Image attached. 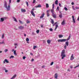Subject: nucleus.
<instances>
[{"mask_svg": "<svg viewBox=\"0 0 79 79\" xmlns=\"http://www.w3.org/2000/svg\"><path fill=\"white\" fill-rule=\"evenodd\" d=\"M71 38V35H70L66 39H60L58 40V42H66V41H68Z\"/></svg>", "mask_w": 79, "mask_h": 79, "instance_id": "obj_1", "label": "nucleus"}, {"mask_svg": "<svg viewBox=\"0 0 79 79\" xmlns=\"http://www.w3.org/2000/svg\"><path fill=\"white\" fill-rule=\"evenodd\" d=\"M4 6L6 8L7 11H10V6L9 5L7 6V2L6 1H4Z\"/></svg>", "mask_w": 79, "mask_h": 79, "instance_id": "obj_2", "label": "nucleus"}, {"mask_svg": "<svg viewBox=\"0 0 79 79\" xmlns=\"http://www.w3.org/2000/svg\"><path fill=\"white\" fill-rule=\"evenodd\" d=\"M64 53H65V50H63L61 54V56H62V59H63L64 57H66V55Z\"/></svg>", "mask_w": 79, "mask_h": 79, "instance_id": "obj_3", "label": "nucleus"}, {"mask_svg": "<svg viewBox=\"0 0 79 79\" xmlns=\"http://www.w3.org/2000/svg\"><path fill=\"white\" fill-rule=\"evenodd\" d=\"M34 10H35L34 8H33V9L31 10V15H32L34 17H35V14H34Z\"/></svg>", "mask_w": 79, "mask_h": 79, "instance_id": "obj_4", "label": "nucleus"}, {"mask_svg": "<svg viewBox=\"0 0 79 79\" xmlns=\"http://www.w3.org/2000/svg\"><path fill=\"white\" fill-rule=\"evenodd\" d=\"M69 45V42L67 41L65 42V45L64 46V49H66V46H68Z\"/></svg>", "mask_w": 79, "mask_h": 79, "instance_id": "obj_5", "label": "nucleus"}, {"mask_svg": "<svg viewBox=\"0 0 79 79\" xmlns=\"http://www.w3.org/2000/svg\"><path fill=\"white\" fill-rule=\"evenodd\" d=\"M24 28V27L21 26L18 27L19 29H20V30H23V29Z\"/></svg>", "mask_w": 79, "mask_h": 79, "instance_id": "obj_6", "label": "nucleus"}, {"mask_svg": "<svg viewBox=\"0 0 79 79\" xmlns=\"http://www.w3.org/2000/svg\"><path fill=\"white\" fill-rule=\"evenodd\" d=\"M72 18L73 23H76V21H75V19H74V16H72Z\"/></svg>", "mask_w": 79, "mask_h": 79, "instance_id": "obj_7", "label": "nucleus"}, {"mask_svg": "<svg viewBox=\"0 0 79 79\" xmlns=\"http://www.w3.org/2000/svg\"><path fill=\"white\" fill-rule=\"evenodd\" d=\"M52 16L54 18H56V14L53 13L52 14Z\"/></svg>", "mask_w": 79, "mask_h": 79, "instance_id": "obj_8", "label": "nucleus"}, {"mask_svg": "<svg viewBox=\"0 0 79 79\" xmlns=\"http://www.w3.org/2000/svg\"><path fill=\"white\" fill-rule=\"evenodd\" d=\"M44 15H45V14L43 13L41 15V16H40V19H42V18H43L44 16Z\"/></svg>", "mask_w": 79, "mask_h": 79, "instance_id": "obj_9", "label": "nucleus"}, {"mask_svg": "<svg viewBox=\"0 0 79 79\" xmlns=\"http://www.w3.org/2000/svg\"><path fill=\"white\" fill-rule=\"evenodd\" d=\"M65 21L64 20L63 21V22L61 23V25H62L63 26H64V24H65Z\"/></svg>", "mask_w": 79, "mask_h": 79, "instance_id": "obj_10", "label": "nucleus"}, {"mask_svg": "<svg viewBox=\"0 0 79 79\" xmlns=\"http://www.w3.org/2000/svg\"><path fill=\"white\" fill-rule=\"evenodd\" d=\"M73 56V54H72L71 56L70 60H74V57Z\"/></svg>", "mask_w": 79, "mask_h": 79, "instance_id": "obj_11", "label": "nucleus"}, {"mask_svg": "<svg viewBox=\"0 0 79 79\" xmlns=\"http://www.w3.org/2000/svg\"><path fill=\"white\" fill-rule=\"evenodd\" d=\"M54 77L56 79H57V77H58V74L57 73H56L55 74V75L54 76Z\"/></svg>", "mask_w": 79, "mask_h": 79, "instance_id": "obj_12", "label": "nucleus"}, {"mask_svg": "<svg viewBox=\"0 0 79 79\" xmlns=\"http://www.w3.org/2000/svg\"><path fill=\"white\" fill-rule=\"evenodd\" d=\"M35 8H40L41 7V5H38V6H35Z\"/></svg>", "mask_w": 79, "mask_h": 79, "instance_id": "obj_13", "label": "nucleus"}, {"mask_svg": "<svg viewBox=\"0 0 79 79\" xmlns=\"http://www.w3.org/2000/svg\"><path fill=\"white\" fill-rule=\"evenodd\" d=\"M16 75H14V76L12 77V78H10V79H15V77H16Z\"/></svg>", "mask_w": 79, "mask_h": 79, "instance_id": "obj_14", "label": "nucleus"}, {"mask_svg": "<svg viewBox=\"0 0 79 79\" xmlns=\"http://www.w3.org/2000/svg\"><path fill=\"white\" fill-rule=\"evenodd\" d=\"M21 11L22 12H23V13L26 12V10L25 9H21Z\"/></svg>", "mask_w": 79, "mask_h": 79, "instance_id": "obj_15", "label": "nucleus"}, {"mask_svg": "<svg viewBox=\"0 0 79 79\" xmlns=\"http://www.w3.org/2000/svg\"><path fill=\"white\" fill-rule=\"evenodd\" d=\"M0 21L1 22H3V21H4V19H3V18H1Z\"/></svg>", "mask_w": 79, "mask_h": 79, "instance_id": "obj_16", "label": "nucleus"}, {"mask_svg": "<svg viewBox=\"0 0 79 79\" xmlns=\"http://www.w3.org/2000/svg\"><path fill=\"white\" fill-rule=\"evenodd\" d=\"M63 37V35H59V38H61Z\"/></svg>", "mask_w": 79, "mask_h": 79, "instance_id": "obj_17", "label": "nucleus"}, {"mask_svg": "<svg viewBox=\"0 0 79 79\" xmlns=\"http://www.w3.org/2000/svg\"><path fill=\"white\" fill-rule=\"evenodd\" d=\"M58 27V25H56V27L54 29V31H56V29H57V27Z\"/></svg>", "mask_w": 79, "mask_h": 79, "instance_id": "obj_18", "label": "nucleus"}, {"mask_svg": "<svg viewBox=\"0 0 79 79\" xmlns=\"http://www.w3.org/2000/svg\"><path fill=\"white\" fill-rule=\"evenodd\" d=\"M47 42L48 44H50V42H51V41H50V40H48L47 41Z\"/></svg>", "mask_w": 79, "mask_h": 79, "instance_id": "obj_19", "label": "nucleus"}, {"mask_svg": "<svg viewBox=\"0 0 79 79\" xmlns=\"http://www.w3.org/2000/svg\"><path fill=\"white\" fill-rule=\"evenodd\" d=\"M13 19H14V21L15 22H17V20L16 19V18L15 17H13Z\"/></svg>", "mask_w": 79, "mask_h": 79, "instance_id": "obj_20", "label": "nucleus"}, {"mask_svg": "<svg viewBox=\"0 0 79 79\" xmlns=\"http://www.w3.org/2000/svg\"><path fill=\"white\" fill-rule=\"evenodd\" d=\"M5 61H6V63H9V61L8 60H7V59H5Z\"/></svg>", "mask_w": 79, "mask_h": 79, "instance_id": "obj_21", "label": "nucleus"}, {"mask_svg": "<svg viewBox=\"0 0 79 79\" xmlns=\"http://www.w3.org/2000/svg\"><path fill=\"white\" fill-rule=\"evenodd\" d=\"M46 6L47 8H48L49 7V5H48V4L46 3Z\"/></svg>", "mask_w": 79, "mask_h": 79, "instance_id": "obj_22", "label": "nucleus"}, {"mask_svg": "<svg viewBox=\"0 0 79 79\" xmlns=\"http://www.w3.org/2000/svg\"><path fill=\"white\" fill-rule=\"evenodd\" d=\"M58 0H56L55 1V4H56V5H58Z\"/></svg>", "mask_w": 79, "mask_h": 79, "instance_id": "obj_23", "label": "nucleus"}, {"mask_svg": "<svg viewBox=\"0 0 79 79\" xmlns=\"http://www.w3.org/2000/svg\"><path fill=\"white\" fill-rule=\"evenodd\" d=\"M50 10H51V13H52V14H53V13H53V12H54V10H53H53L51 9Z\"/></svg>", "mask_w": 79, "mask_h": 79, "instance_id": "obj_24", "label": "nucleus"}, {"mask_svg": "<svg viewBox=\"0 0 79 79\" xmlns=\"http://www.w3.org/2000/svg\"><path fill=\"white\" fill-rule=\"evenodd\" d=\"M26 41L27 42H29V38H27V39H26Z\"/></svg>", "mask_w": 79, "mask_h": 79, "instance_id": "obj_25", "label": "nucleus"}, {"mask_svg": "<svg viewBox=\"0 0 79 79\" xmlns=\"http://www.w3.org/2000/svg\"><path fill=\"white\" fill-rule=\"evenodd\" d=\"M59 16L60 18H62V14H61L59 15Z\"/></svg>", "mask_w": 79, "mask_h": 79, "instance_id": "obj_26", "label": "nucleus"}, {"mask_svg": "<svg viewBox=\"0 0 79 79\" xmlns=\"http://www.w3.org/2000/svg\"><path fill=\"white\" fill-rule=\"evenodd\" d=\"M16 50H15L14 52V55H17V54H16Z\"/></svg>", "mask_w": 79, "mask_h": 79, "instance_id": "obj_27", "label": "nucleus"}, {"mask_svg": "<svg viewBox=\"0 0 79 79\" xmlns=\"http://www.w3.org/2000/svg\"><path fill=\"white\" fill-rule=\"evenodd\" d=\"M51 23L52 24H53V23H54V21H53V19H51Z\"/></svg>", "mask_w": 79, "mask_h": 79, "instance_id": "obj_28", "label": "nucleus"}, {"mask_svg": "<svg viewBox=\"0 0 79 79\" xmlns=\"http://www.w3.org/2000/svg\"><path fill=\"white\" fill-rule=\"evenodd\" d=\"M27 24H29V23H30V21H28V20H27Z\"/></svg>", "mask_w": 79, "mask_h": 79, "instance_id": "obj_29", "label": "nucleus"}, {"mask_svg": "<svg viewBox=\"0 0 79 79\" xmlns=\"http://www.w3.org/2000/svg\"><path fill=\"white\" fill-rule=\"evenodd\" d=\"M5 44V43L4 42V41H2V42H0V45L1 44Z\"/></svg>", "mask_w": 79, "mask_h": 79, "instance_id": "obj_30", "label": "nucleus"}, {"mask_svg": "<svg viewBox=\"0 0 79 79\" xmlns=\"http://www.w3.org/2000/svg\"><path fill=\"white\" fill-rule=\"evenodd\" d=\"M36 33H37V34H39V30H37L36 31Z\"/></svg>", "mask_w": 79, "mask_h": 79, "instance_id": "obj_31", "label": "nucleus"}, {"mask_svg": "<svg viewBox=\"0 0 79 79\" xmlns=\"http://www.w3.org/2000/svg\"><path fill=\"white\" fill-rule=\"evenodd\" d=\"M47 15L48 17L49 16H50V14H49V13H47Z\"/></svg>", "mask_w": 79, "mask_h": 79, "instance_id": "obj_32", "label": "nucleus"}, {"mask_svg": "<svg viewBox=\"0 0 79 79\" xmlns=\"http://www.w3.org/2000/svg\"><path fill=\"white\" fill-rule=\"evenodd\" d=\"M26 3L27 6H29V3L27 2H26Z\"/></svg>", "mask_w": 79, "mask_h": 79, "instance_id": "obj_33", "label": "nucleus"}, {"mask_svg": "<svg viewBox=\"0 0 79 79\" xmlns=\"http://www.w3.org/2000/svg\"><path fill=\"white\" fill-rule=\"evenodd\" d=\"M2 69H3V70H5L6 69V68L5 67H3L2 68Z\"/></svg>", "mask_w": 79, "mask_h": 79, "instance_id": "obj_34", "label": "nucleus"}, {"mask_svg": "<svg viewBox=\"0 0 79 79\" xmlns=\"http://www.w3.org/2000/svg\"><path fill=\"white\" fill-rule=\"evenodd\" d=\"M19 23H20V24H23V22L21 21V20H19Z\"/></svg>", "mask_w": 79, "mask_h": 79, "instance_id": "obj_35", "label": "nucleus"}, {"mask_svg": "<svg viewBox=\"0 0 79 79\" xmlns=\"http://www.w3.org/2000/svg\"><path fill=\"white\" fill-rule=\"evenodd\" d=\"M37 48V46H34V47H33V49L34 50H35V48Z\"/></svg>", "mask_w": 79, "mask_h": 79, "instance_id": "obj_36", "label": "nucleus"}, {"mask_svg": "<svg viewBox=\"0 0 79 79\" xmlns=\"http://www.w3.org/2000/svg\"><path fill=\"white\" fill-rule=\"evenodd\" d=\"M77 67H79V64L78 65H77V66H76V67H74V68H77Z\"/></svg>", "mask_w": 79, "mask_h": 79, "instance_id": "obj_37", "label": "nucleus"}, {"mask_svg": "<svg viewBox=\"0 0 79 79\" xmlns=\"http://www.w3.org/2000/svg\"><path fill=\"white\" fill-rule=\"evenodd\" d=\"M4 36H5V35L4 34H3L2 36V39H3V38H4Z\"/></svg>", "mask_w": 79, "mask_h": 79, "instance_id": "obj_38", "label": "nucleus"}, {"mask_svg": "<svg viewBox=\"0 0 79 79\" xmlns=\"http://www.w3.org/2000/svg\"><path fill=\"white\" fill-rule=\"evenodd\" d=\"M14 58V56H10V58Z\"/></svg>", "mask_w": 79, "mask_h": 79, "instance_id": "obj_39", "label": "nucleus"}, {"mask_svg": "<svg viewBox=\"0 0 79 79\" xmlns=\"http://www.w3.org/2000/svg\"><path fill=\"white\" fill-rule=\"evenodd\" d=\"M64 10H66V11H67V10H68V8H67L66 7H65L64 8Z\"/></svg>", "mask_w": 79, "mask_h": 79, "instance_id": "obj_40", "label": "nucleus"}, {"mask_svg": "<svg viewBox=\"0 0 79 79\" xmlns=\"http://www.w3.org/2000/svg\"><path fill=\"white\" fill-rule=\"evenodd\" d=\"M73 9V10H76V9L74 8V6H72Z\"/></svg>", "mask_w": 79, "mask_h": 79, "instance_id": "obj_41", "label": "nucleus"}, {"mask_svg": "<svg viewBox=\"0 0 79 79\" xmlns=\"http://www.w3.org/2000/svg\"><path fill=\"white\" fill-rule=\"evenodd\" d=\"M55 6V4H52V8L53 9L54 8V7Z\"/></svg>", "mask_w": 79, "mask_h": 79, "instance_id": "obj_42", "label": "nucleus"}, {"mask_svg": "<svg viewBox=\"0 0 79 79\" xmlns=\"http://www.w3.org/2000/svg\"><path fill=\"white\" fill-rule=\"evenodd\" d=\"M53 62H51V63L50 64V65L52 66V65H53Z\"/></svg>", "mask_w": 79, "mask_h": 79, "instance_id": "obj_43", "label": "nucleus"}, {"mask_svg": "<svg viewBox=\"0 0 79 79\" xmlns=\"http://www.w3.org/2000/svg\"><path fill=\"white\" fill-rule=\"evenodd\" d=\"M23 60H25V59H26V56H23Z\"/></svg>", "mask_w": 79, "mask_h": 79, "instance_id": "obj_44", "label": "nucleus"}, {"mask_svg": "<svg viewBox=\"0 0 79 79\" xmlns=\"http://www.w3.org/2000/svg\"><path fill=\"white\" fill-rule=\"evenodd\" d=\"M11 0H9V5H10V3L11 2Z\"/></svg>", "mask_w": 79, "mask_h": 79, "instance_id": "obj_45", "label": "nucleus"}, {"mask_svg": "<svg viewBox=\"0 0 79 79\" xmlns=\"http://www.w3.org/2000/svg\"><path fill=\"white\" fill-rule=\"evenodd\" d=\"M49 30L50 31H53V29H52V28H50Z\"/></svg>", "mask_w": 79, "mask_h": 79, "instance_id": "obj_46", "label": "nucleus"}, {"mask_svg": "<svg viewBox=\"0 0 79 79\" xmlns=\"http://www.w3.org/2000/svg\"><path fill=\"white\" fill-rule=\"evenodd\" d=\"M32 3H35V0H34Z\"/></svg>", "mask_w": 79, "mask_h": 79, "instance_id": "obj_47", "label": "nucleus"}, {"mask_svg": "<svg viewBox=\"0 0 79 79\" xmlns=\"http://www.w3.org/2000/svg\"><path fill=\"white\" fill-rule=\"evenodd\" d=\"M56 10H58V11H59V6L57 7V8H56Z\"/></svg>", "mask_w": 79, "mask_h": 79, "instance_id": "obj_48", "label": "nucleus"}, {"mask_svg": "<svg viewBox=\"0 0 79 79\" xmlns=\"http://www.w3.org/2000/svg\"><path fill=\"white\" fill-rule=\"evenodd\" d=\"M8 52V49H6L5 50V52Z\"/></svg>", "mask_w": 79, "mask_h": 79, "instance_id": "obj_49", "label": "nucleus"}, {"mask_svg": "<svg viewBox=\"0 0 79 79\" xmlns=\"http://www.w3.org/2000/svg\"><path fill=\"white\" fill-rule=\"evenodd\" d=\"M50 10H47V13H48V12H49V11H50Z\"/></svg>", "mask_w": 79, "mask_h": 79, "instance_id": "obj_50", "label": "nucleus"}, {"mask_svg": "<svg viewBox=\"0 0 79 79\" xmlns=\"http://www.w3.org/2000/svg\"><path fill=\"white\" fill-rule=\"evenodd\" d=\"M8 70H5V73H8Z\"/></svg>", "mask_w": 79, "mask_h": 79, "instance_id": "obj_51", "label": "nucleus"}, {"mask_svg": "<svg viewBox=\"0 0 79 79\" xmlns=\"http://www.w3.org/2000/svg\"><path fill=\"white\" fill-rule=\"evenodd\" d=\"M5 62H6V61H5V60L3 61V63L4 64H5Z\"/></svg>", "mask_w": 79, "mask_h": 79, "instance_id": "obj_52", "label": "nucleus"}, {"mask_svg": "<svg viewBox=\"0 0 79 79\" xmlns=\"http://www.w3.org/2000/svg\"><path fill=\"white\" fill-rule=\"evenodd\" d=\"M59 6H60V7H61V4H60V3H59Z\"/></svg>", "mask_w": 79, "mask_h": 79, "instance_id": "obj_53", "label": "nucleus"}, {"mask_svg": "<svg viewBox=\"0 0 79 79\" xmlns=\"http://www.w3.org/2000/svg\"><path fill=\"white\" fill-rule=\"evenodd\" d=\"M75 8H76V9H79V7H77L76 6V7H75Z\"/></svg>", "mask_w": 79, "mask_h": 79, "instance_id": "obj_54", "label": "nucleus"}, {"mask_svg": "<svg viewBox=\"0 0 79 79\" xmlns=\"http://www.w3.org/2000/svg\"><path fill=\"white\" fill-rule=\"evenodd\" d=\"M19 2H20V0H17V2H18V3H19Z\"/></svg>", "mask_w": 79, "mask_h": 79, "instance_id": "obj_55", "label": "nucleus"}, {"mask_svg": "<svg viewBox=\"0 0 79 79\" xmlns=\"http://www.w3.org/2000/svg\"><path fill=\"white\" fill-rule=\"evenodd\" d=\"M67 71H69V72H70V70H69V69H68L67 70Z\"/></svg>", "mask_w": 79, "mask_h": 79, "instance_id": "obj_56", "label": "nucleus"}, {"mask_svg": "<svg viewBox=\"0 0 79 79\" xmlns=\"http://www.w3.org/2000/svg\"><path fill=\"white\" fill-rule=\"evenodd\" d=\"M34 60L33 59H31V61H34Z\"/></svg>", "mask_w": 79, "mask_h": 79, "instance_id": "obj_57", "label": "nucleus"}, {"mask_svg": "<svg viewBox=\"0 0 79 79\" xmlns=\"http://www.w3.org/2000/svg\"><path fill=\"white\" fill-rule=\"evenodd\" d=\"M30 54L32 56H33V54H32V53H30Z\"/></svg>", "mask_w": 79, "mask_h": 79, "instance_id": "obj_58", "label": "nucleus"}, {"mask_svg": "<svg viewBox=\"0 0 79 79\" xmlns=\"http://www.w3.org/2000/svg\"><path fill=\"white\" fill-rule=\"evenodd\" d=\"M71 4H72V5H74V2H72Z\"/></svg>", "mask_w": 79, "mask_h": 79, "instance_id": "obj_59", "label": "nucleus"}, {"mask_svg": "<svg viewBox=\"0 0 79 79\" xmlns=\"http://www.w3.org/2000/svg\"><path fill=\"white\" fill-rule=\"evenodd\" d=\"M14 51H15V49H13L12 50V52H14Z\"/></svg>", "mask_w": 79, "mask_h": 79, "instance_id": "obj_60", "label": "nucleus"}, {"mask_svg": "<svg viewBox=\"0 0 79 79\" xmlns=\"http://www.w3.org/2000/svg\"><path fill=\"white\" fill-rule=\"evenodd\" d=\"M53 24V26H55V25H56V24H55V23H54V24H53H53Z\"/></svg>", "mask_w": 79, "mask_h": 79, "instance_id": "obj_61", "label": "nucleus"}, {"mask_svg": "<svg viewBox=\"0 0 79 79\" xmlns=\"http://www.w3.org/2000/svg\"><path fill=\"white\" fill-rule=\"evenodd\" d=\"M32 35H35V33H34V32H33V33H32Z\"/></svg>", "mask_w": 79, "mask_h": 79, "instance_id": "obj_62", "label": "nucleus"}, {"mask_svg": "<svg viewBox=\"0 0 79 79\" xmlns=\"http://www.w3.org/2000/svg\"><path fill=\"white\" fill-rule=\"evenodd\" d=\"M24 36L25 37H26V34H24Z\"/></svg>", "mask_w": 79, "mask_h": 79, "instance_id": "obj_63", "label": "nucleus"}, {"mask_svg": "<svg viewBox=\"0 0 79 79\" xmlns=\"http://www.w3.org/2000/svg\"><path fill=\"white\" fill-rule=\"evenodd\" d=\"M14 45H17V44H16V43H15V44H14Z\"/></svg>", "mask_w": 79, "mask_h": 79, "instance_id": "obj_64", "label": "nucleus"}]
</instances>
